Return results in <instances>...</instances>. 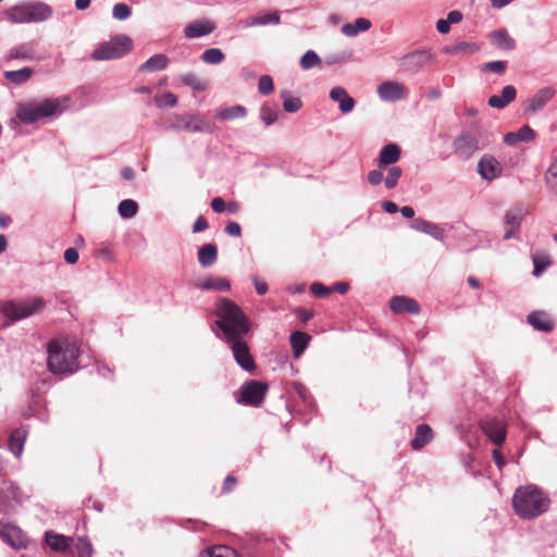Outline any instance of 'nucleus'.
I'll use <instances>...</instances> for the list:
<instances>
[{
    "instance_id": "0e129e2a",
    "label": "nucleus",
    "mask_w": 557,
    "mask_h": 557,
    "mask_svg": "<svg viewBox=\"0 0 557 557\" xmlns=\"http://www.w3.org/2000/svg\"><path fill=\"white\" fill-rule=\"evenodd\" d=\"M211 208L216 213H222L226 209V203L221 197H215L211 200Z\"/></svg>"
},
{
    "instance_id": "603ef678",
    "label": "nucleus",
    "mask_w": 557,
    "mask_h": 557,
    "mask_svg": "<svg viewBox=\"0 0 557 557\" xmlns=\"http://www.w3.org/2000/svg\"><path fill=\"white\" fill-rule=\"evenodd\" d=\"M112 14L114 18L123 21L131 16L132 10L126 3H117L113 7Z\"/></svg>"
},
{
    "instance_id": "c9c22d12",
    "label": "nucleus",
    "mask_w": 557,
    "mask_h": 557,
    "mask_svg": "<svg viewBox=\"0 0 557 557\" xmlns=\"http://www.w3.org/2000/svg\"><path fill=\"white\" fill-rule=\"evenodd\" d=\"M199 557H237V553L230 546L216 545L201 552Z\"/></svg>"
},
{
    "instance_id": "c03bdc74",
    "label": "nucleus",
    "mask_w": 557,
    "mask_h": 557,
    "mask_svg": "<svg viewBox=\"0 0 557 557\" xmlns=\"http://www.w3.org/2000/svg\"><path fill=\"white\" fill-rule=\"evenodd\" d=\"M47 348H77V345L75 341L70 336L61 335L50 341L47 345Z\"/></svg>"
},
{
    "instance_id": "b1692460",
    "label": "nucleus",
    "mask_w": 557,
    "mask_h": 557,
    "mask_svg": "<svg viewBox=\"0 0 557 557\" xmlns=\"http://www.w3.org/2000/svg\"><path fill=\"white\" fill-rule=\"evenodd\" d=\"M516 88L511 85L505 86L502 90V96H491L488 106L496 109H503L512 102L516 98Z\"/></svg>"
},
{
    "instance_id": "58836bf2",
    "label": "nucleus",
    "mask_w": 557,
    "mask_h": 557,
    "mask_svg": "<svg viewBox=\"0 0 557 557\" xmlns=\"http://www.w3.org/2000/svg\"><path fill=\"white\" fill-rule=\"evenodd\" d=\"M246 115V109L243 106H234L231 108L216 111L215 117L220 120L240 119Z\"/></svg>"
},
{
    "instance_id": "338daca9",
    "label": "nucleus",
    "mask_w": 557,
    "mask_h": 557,
    "mask_svg": "<svg viewBox=\"0 0 557 557\" xmlns=\"http://www.w3.org/2000/svg\"><path fill=\"white\" fill-rule=\"evenodd\" d=\"M357 33L368 30L371 27V22L367 18L359 17L355 21Z\"/></svg>"
},
{
    "instance_id": "9d476101",
    "label": "nucleus",
    "mask_w": 557,
    "mask_h": 557,
    "mask_svg": "<svg viewBox=\"0 0 557 557\" xmlns=\"http://www.w3.org/2000/svg\"><path fill=\"white\" fill-rule=\"evenodd\" d=\"M432 61V54L425 50L408 53L401 59V66L408 73H418Z\"/></svg>"
},
{
    "instance_id": "cd10ccee",
    "label": "nucleus",
    "mask_w": 557,
    "mask_h": 557,
    "mask_svg": "<svg viewBox=\"0 0 557 557\" xmlns=\"http://www.w3.org/2000/svg\"><path fill=\"white\" fill-rule=\"evenodd\" d=\"M26 436L27 431L23 428H18L12 431L9 437V448L11 453L17 458L21 457L23 453Z\"/></svg>"
},
{
    "instance_id": "37998d69",
    "label": "nucleus",
    "mask_w": 557,
    "mask_h": 557,
    "mask_svg": "<svg viewBox=\"0 0 557 557\" xmlns=\"http://www.w3.org/2000/svg\"><path fill=\"white\" fill-rule=\"evenodd\" d=\"M117 210L121 216L129 219L136 215L138 205L132 199H125L120 202Z\"/></svg>"
},
{
    "instance_id": "f704fd0d",
    "label": "nucleus",
    "mask_w": 557,
    "mask_h": 557,
    "mask_svg": "<svg viewBox=\"0 0 557 557\" xmlns=\"http://www.w3.org/2000/svg\"><path fill=\"white\" fill-rule=\"evenodd\" d=\"M233 357L237 364L245 371L252 372L255 370V359L250 355V350H232Z\"/></svg>"
},
{
    "instance_id": "69168bd1",
    "label": "nucleus",
    "mask_w": 557,
    "mask_h": 557,
    "mask_svg": "<svg viewBox=\"0 0 557 557\" xmlns=\"http://www.w3.org/2000/svg\"><path fill=\"white\" fill-rule=\"evenodd\" d=\"M64 259L67 263L74 264L78 260V252L75 248H67L64 251Z\"/></svg>"
},
{
    "instance_id": "e433bc0d",
    "label": "nucleus",
    "mask_w": 557,
    "mask_h": 557,
    "mask_svg": "<svg viewBox=\"0 0 557 557\" xmlns=\"http://www.w3.org/2000/svg\"><path fill=\"white\" fill-rule=\"evenodd\" d=\"M532 260H533V264H534V270H533L534 276H540L546 270V268L549 267L552 263V259H550L549 255L545 251L536 252L533 256Z\"/></svg>"
},
{
    "instance_id": "e2e57ef3",
    "label": "nucleus",
    "mask_w": 557,
    "mask_h": 557,
    "mask_svg": "<svg viewBox=\"0 0 557 557\" xmlns=\"http://www.w3.org/2000/svg\"><path fill=\"white\" fill-rule=\"evenodd\" d=\"M225 232L230 236L239 237L242 235V227L237 222L232 221L227 223Z\"/></svg>"
},
{
    "instance_id": "4c0bfd02",
    "label": "nucleus",
    "mask_w": 557,
    "mask_h": 557,
    "mask_svg": "<svg viewBox=\"0 0 557 557\" xmlns=\"http://www.w3.org/2000/svg\"><path fill=\"white\" fill-rule=\"evenodd\" d=\"M181 81L184 85L193 88L196 91H203L208 88V83L198 77L195 73H186L181 76Z\"/></svg>"
},
{
    "instance_id": "a211bd4d",
    "label": "nucleus",
    "mask_w": 557,
    "mask_h": 557,
    "mask_svg": "<svg viewBox=\"0 0 557 557\" xmlns=\"http://www.w3.org/2000/svg\"><path fill=\"white\" fill-rule=\"evenodd\" d=\"M176 127L182 128L193 133H209L211 132V126L208 122L197 117V116H178L176 119Z\"/></svg>"
},
{
    "instance_id": "9b49d317",
    "label": "nucleus",
    "mask_w": 557,
    "mask_h": 557,
    "mask_svg": "<svg viewBox=\"0 0 557 557\" xmlns=\"http://www.w3.org/2000/svg\"><path fill=\"white\" fill-rule=\"evenodd\" d=\"M0 510L8 512L13 508V503L21 504L24 499L23 493L14 482L3 481L0 487Z\"/></svg>"
},
{
    "instance_id": "20e7f679",
    "label": "nucleus",
    "mask_w": 557,
    "mask_h": 557,
    "mask_svg": "<svg viewBox=\"0 0 557 557\" xmlns=\"http://www.w3.org/2000/svg\"><path fill=\"white\" fill-rule=\"evenodd\" d=\"M133 49V40L129 36L120 34L110 40L100 44L91 53L95 61L115 60L124 57Z\"/></svg>"
},
{
    "instance_id": "f257e3e1",
    "label": "nucleus",
    "mask_w": 557,
    "mask_h": 557,
    "mask_svg": "<svg viewBox=\"0 0 557 557\" xmlns=\"http://www.w3.org/2000/svg\"><path fill=\"white\" fill-rule=\"evenodd\" d=\"M215 315L216 324L231 348H248L250 322L240 307L228 298H222L216 302Z\"/></svg>"
},
{
    "instance_id": "412c9836",
    "label": "nucleus",
    "mask_w": 557,
    "mask_h": 557,
    "mask_svg": "<svg viewBox=\"0 0 557 557\" xmlns=\"http://www.w3.org/2000/svg\"><path fill=\"white\" fill-rule=\"evenodd\" d=\"M330 98L338 102V107L342 113H349L355 108V100L351 98L345 88L343 87H334L330 91Z\"/></svg>"
},
{
    "instance_id": "c85d7f7f",
    "label": "nucleus",
    "mask_w": 557,
    "mask_h": 557,
    "mask_svg": "<svg viewBox=\"0 0 557 557\" xmlns=\"http://www.w3.org/2000/svg\"><path fill=\"white\" fill-rule=\"evenodd\" d=\"M218 259V248L214 244H205L198 250V262L201 267L208 268Z\"/></svg>"
},
{
    "instance_id": "0eeeda50",
    "label": "nucleus",
    "mask_w": 557,
    "mask_h": 557,
    "mask_svg": "<svg viewBox=\"0 0 557 557\" xmlns=\"http://www.w3.org/2000/svg\"><path fill=\"white\" fill-rule=\"evenodd\" d=\"M44 307L41 298H35L29 301H5L1 306V312L12 321H17L27 318Z\"/></svg>"
},
{
    "instance_id": "7c9ffc66",
    "label": "nucleus",
    "mask_w": 557,
    "mask_h": 557,
    "mask_svg": "<svg viewBox=\"0 0 557 557\" xmlns=\"http://www.w3.org/2000/svg\"><path fill=\"white\" fill-rule=\"evenodd\" d=\"M281 17L278 12L259 13L247 21V26H264L268 24L278 25Z\"/></svg>"
},
{
    "instance_id": "c756f323",
    "label": "nucleus",
    "mask_w": 557,
    "mask_h": 557,
    "mask_svg": "<svg viewBox=\"0 0 557 557\" xmlns=\"http://www.w3.org/2000/svg\"><path fill=\"white\" fill-rule=\"evenodd\" d=\"M195 286L207 290H226L230 288V283L223 277L208 276L202 281L196 282Z\"/></svg>"
},
{
    "instance_id": "8fccbe9b",
    "label": "nucleus",
    "mask_w": 557,
    "mask_h": 557,
    "mask_svg": "<svg viewBox=\"0 0 557 557\" xmlns=\"http://www.w3.org/2000/svg\"><path fill=\"white\" fill-rule=\"evenodd\" d=\"M403 175V170L399 166H392L388 169L387 176L384 180L385 187L387 189H393L396 187L398 180Z\"/></svg>"
},
{
    "instance_id": "2f4dec72",
    "label": "nucleus",
    "mask_w": 557,
    "mask_h": 557,
    "mask_svg": "<svg viewBox=\"0 0 557 557\" xmlns=\"http://www.w3.org/2000/svg\"><path fill=\"white\" fill-rule=\"evenodd\" d=\"M492 44L502 50H512L516 46L515 40L504 29L491 34Z\"/></svg>"
},
{
    "instance_id": "6ab92c4d",
    "label": "nucleus",
    "mask_w": 557,
    "mask_h": 557,
    "mask_svg": "<svg viewBox=\"0 0 557 557\" xmlns=\"http://www.w3.org/2000/svg\"><path fill=\"white\" fill-rule=\"evenodd\" d=\"M391 310L395 313H413L417 314L420 311L419 304L406 296H395L389 301Z\"/></svg>"
},
{
    "instance_id": "3c124183",
    "label": "nucleus",
    "mask_w": 557,
    "mask_h": 557,
    "mask_svg": "<svg viewBox=\"0 0 557 557\" xmlns=\"http://www.w3.org/2000/svg\"><path fill=\"white\" fill-rule=\"evenodd\" d=\"M75 547L79 557H91L94 553L92 545L87 537H78Z\"/></svg>"
},
{
    "instance_id": "dca6fc26",
    "label": "nucleus",
    "mask_w": 557,
    "mask_h": 557,
    "mask_svg": "<svg viewBox=\"0 0 557 557\" xmlns=\"http://www.w3.org/2000/svg\"><path fill=\"white\" fill-rule=\"evenodd\" d=\"M45 541L47 545L54 552L72 553L74 539L71 536H65L53 531H48L45 534Z\"/></svg>"
},
{
    "instance_id": "7ed1b4c3",
    "label": "nucleus",
    "mask_w": 557,
    "mask_h": 557,
    "mask_svg": "<svg viewBox=\"0 0 557 557\" xmlns=\"http://www.w3.org/2000/svg\"><path fill=\"white\" fill-rule=\"evenodd\" d=\"M52 15V9L41 1H29L14 5L8 11V17L12 23H38L48 20Z\"/></svg>"
},
{
    "instance_id": "a878e982",
    "label": "nucleus",
    "mask_w": 557,
    "mask_h": 557,
    "mask_svg": "<svg viewBox=\"0 0 557 557\" xmlns=\"http://www.w3.org/2000/svg\"><path fill=\"white\" fill-rule=\"evenodd\" d=\"M214 24L210 21H197L189 24L184 33L187 38H197L212 33Z\"/></svg>"
},
{
    "instance_id": "79ce46f5",
    "label": "nucleus",
    "mask_w": 557,
    "mask_h": 557,
    "mask_svg": "<svg viewBox=\"0 0 557 557\" xmlns=\"http://www.w3.org/2000/svg\"><path fill=\"white\" fill-rule=\"evenodd\" d=\"M281 97L283 99V108L286 112H297L302 106L301 100L292 97L287 90L281 91Z\"/></svg>"
},
{
    "instance_id": "39448f33",
    "label": "nucleus",
    "mask_w": 557,
    "mask_h": 557,
    "mask_svg": "<svg viewBox=\"0 0 557 557\" xmlns=\"http://www.w3.org/2000/svg\"><path fill=\"white\" fill-rule=\"evenodd\" d=\"M61 111L58 99H46L39 103L18 106L16 116L25 124H30L42 117H49Z\"/></svg>"
},
{
    "instance_id": "f3484780",
    "label": "nucleus",
    "mask_w": 557,
    "mask_h": 557,
    "mask_svg": "<svg viewBox=\"0 0 557 557\" xmlns=\"http://www.w3.org/2000/svg\"><path fill=\"white\" fill-rule=\"evenodd\" d=\"M555 90L552 87H544L540 89L533 97L528 101L524 109L525 114H534L543 109L547 102L554 97Z\"/></svg>"
},
{
    "instance_id": "052dcab7",
    "label": "nucleus",
    "mask_w": 557,
    "mask_h": 557,
    "mask_svg": "<svg viewBox=\"0 0 557 557\" xmlns=\"http://www.w3.org/2000/svg\"><path fill=\"white\" fill-rule=\"evenodd\" d=\"M383 181V169L372 170L368 173V182L371 185H379Z\"/></svg>"
},
{
    "instance_id": "4468645a",
    "label": "nucleus",
    "mask_w": 557,
    "mask_h": 557,
    "mask_svg": "<svg viewBox=\"0 0 557 557\" xmlns=\"http://www.w3.org/2000/svg\"><path fill=\"white\" fill-rule=\"evenodd\" d=\"M377 94L382 100L397 101L407 97L408 89L400 83L389 81L379 86Z\"/></svg>"
},
{
    "instance_id": "a19ab883",
    "label": "nucleus",
    "mask_w": 557,
    "mask_h": 557,
    "mask_svg": "<svg viewBox=\"0 0 557 557\" xmlns=\"http://www.w3.org/2000/svg\"><path fill=\"white\" fill-rule=\"evenodd\" d=\"M300 67L305 71L312 67H321L322 61L320 57L312 50L307 51L300 59Z\"/></svg>"
},
{
    "instance_id": "774afa93",
    "label": "nucleus",
    "mask_w": 557,
    "mask_h": 557,
    "mask_svg": "<svg viewBox=\"0 0 557 557\" xmlns=\"http://www.w3.org/2000/svg\"><path fill=\"white\" fill-rule=\"evenodd\" d=\"M252 280H253V284H255V287H256V292L259 295L267 294V292H268V284L264 281H262V280H260L258 277H253Z\"/></svg>"
},
{
    "instance_id": "bf43d9fd",
    "label": "nucleus",
    "mask_w": 557,
    "mask_h": 557,
    "mask_svg": "<svg viewBox=\"0 0 557 557\" xmlns=\"http://www.w3.org/2000/svg\"><path fill=\"white\" fill-rule=\"evenodd\" d=\"M544 183L548 191L557 197V174L544 175Z\"/></svg>"
},
{
    "instance_id": "49530a36",
    "label": "nucleus",
    "mask_w": 557,
    "mask_h": 557,
    "mask_svg": "<svg viewBox=\"0 0 557 557\" xmlns=\"http://www.w3.org/2000/svg\"><path fill=\"white\" fill-rule=\"evenodd\" d=\"M277 114L278 111L275 106H270L269 103H265L261 108V119L265 125L273 124L277 119Z\"/></svg>"
},
{
    "instance_id": "09e8293b",
    "label": "nucleus",
    "mask_w": 557,
    "mask_h": 557,
    "mask_svg": "<svg viewBox=\"0 0 557 557\" xmlns=\"http://www.w3.org/2000/svg\"><path fill=\"white\" fill-rule=\"evenodd\" d=\"M311 339V336L305 332H294L290 335V346L292 348H306Z\"/></svg>"
},
{
    "instance_id": "1a4fd4ad",
    "label": "nucleus",
    "mask_w": 557,
    "mask_h": 557,
    "mask_svg": "<svg viewBox=\"0 0 557 557\" xmlns=\"http://www.w3.org/2000/svg\"><path fill=\"white\" fill-rule=\"evenodd\" d=\"M480 148L479 138L470 133L461 134L453 143L454 152L463 159H469Z\"/></svg>"
},
{
    "instance_id": "4d7b16f0",
    "label": "nucleus",
    "mask_w": 557,
    "mask_h": 557,
    "mask_svg": "<svg viewBox=\"0 0 557 557\" xmlns=\"http://www.w3.org/2000/svg\"><path fill=\"white\" fill-rule=\"evenodd\" d=\"M478 51V47L474 44L459 42L451 47L450 52L453 53H472Z\"/></svg>"
},
{
    "instance_id": "473e14b6",
    "label": "nucleus",
    "mask_w": 557,
    "mask_h": 557,
    "mask_svg": "<svg viewBox=\"0 0 557 557\" xmlns=\"http://www.w3.org/2000/svg\"><path fill=\"white\" fill-rule=\"evenodd\" d=\"M34 74L33 69L23 67L16 71H7L4 72V77L12 84L22 85L26 83Z\"/></svg>"
},
{
    "instance_id": "680f3d73",
    "label": "nucleus",
    "mask_w": 557,
    "mask_h": 557,
    "mask_svg": "<svg viewBox=\"0 0 557 557\" xmlns=\"http://www.w3.org/2000/svg\"><path fill=\"white\" fill-rule=\"evenodd\" d=\"M208 226H209V224H208L207 219L203 215H199L193 225V232L194 233L203 232L208 228Z\"/></svg>"
},
{
    "instance_id": "bb28decb",
    "label": "nucleus",
    "mask_w": 557,
    "mask_h": 557,
    "mask_svg": "<svg viewBox=\"0 0 557 557\" xmlns=\"http://www.w3.org/2000/svg\"><path fill=\"white\" fill-rule=\"evenodd\" d=\"M170 63L168 55L158 53L139 65V72H158L164 70Z\"/></svg>"
},
{
    "instance_id": "a18cd8bd",
    "label": "nucleus",
    "mask_w": 557,
    "mask_h": 557,
    "mask_svg": "<svg viewBox=\"0 0 557 557\" xmlns=\"http://www.w3.org/2000/svg\"><path fill=\"white\" fill-rule=\"evenodd\" d=\"M201 59L205 63L218 64L223 61L224 54L218 48H210L202 53Z\"/></svg>"
},
{
    "instance_id": "393cba45",
    "label": "nucleus",
    "mask_w": 557,
    "mask_h": 557,
    "mask_svg": "<svg viewBox=\"0 0 557 557\" xmlns=\"http://www.w3.org/2000/svg\"><path fill=\"white\" fill-rule=\"evenodd\" d=\"M523 218V212L521 210H510L507 212L505 216V226L506 233L504 235L505 239H510L515 236L516 232L519 230L521 221Z\"/></svg>"
},
{
    "instance_id": "72a5a7b5",
    "label": "nucleus",
    "mask_w": 557,
    "mask_h": 557,
    "mask_svg": "<svg viewBox=\"0 0 557 557\" xmlns=\"http://www.w3.org/2000/svg\"><path fill=\"white\" fill-rule=\"evenodd\" d=\"M412 227L419 232L429 234L434 238H441L443 235L442 230L436 224L423 219H416L412 223Z\"/></svg>"
},
{
    "instance_id": "423d86ee",
    "label": "nucleus",
    "mask_w": 557,
    "mask_h": 557,
    "mask_svg": "<svg viewBox=\"0 0 557 557\" xmlns=\"http://www.w3.org/2000/svg\"><path fill=\"white\" fill-rule=\"evenodd\" d=\"M81 350H48L47 366L54 374L73 373L79 368Z\"/></svg>"
},
{
    "instance_id": "de8ad7c7",
    "label": "nucleus",
    "mask_w": 557,
    "mask_h": 557,
    "mask_svg": "<svg viewBox=\"0 0 557 557\" xmlns=\"http://www.w3.org/2000/svg\"><path fill=\"white\" fill-rule=\"evenodd\" d=\"M154 102L159 108H172L177 103V98L172 92H164L161 95H156Z\"/></svg>"
},
{
    "instance_id": "5fc2aeb1",
    "label": "nucleus",
    "mask_w": 557,
    "mask_h": 557,
    "mask_svg": "<svg viewBox=\"0 0 557 557\" xmlns=\"http://www.w3.org/2000/svg\"><path fill=\"white\" fill-rule=\"evenodd\" d=\"M310 290L317 298H325L332 294L331 286L327 287L320 282L312 283Z\"/></svg>"
},
{
    "instance_id": "6e6552de",
    "label": "nucleus",
    "mask_w": 557,
    "mask_h": 557,
    "mask_svg": "<svg viewBox=\"0 0 557 557\" xmlns=\"http://www.w3.org/2000/svg\"><path fill=\"white\" fill-rule=\"evenodd\" d=\"M268 386L259 381H249L244 383L236 397L237 403L251 407H259L262 405Z\"/></svg>"
},
{
    "instance_id": "f03ea898",
    "label": "nucleus",
    "mask_w": 557,
    "mask_h": 557,
    "mask_svg": "<svg viewBox=\"0 0 557 557\" xmlns=\"http://www.w3.org/2000/svg\"><path fill=\"white\" fill-rule=\"evenodd\" d=\"M515 512L522 519L531 520L549 507V498L536 485L529 484L516 488L512 497Z\"/></svg>"
},
{
    "instance_id": "ea45409f",
    "label": "nucleus",
    "mask_w": 557,
    "mask_h": 557,
    "mask_svg": "<svg viewBox=\"0 0 557 557\" xmlns=\"http://www.w3.org/2000/svg\"><path fill=\"white\" fill-rule=\"evenodd\" d=\"M34 51L27 45H21L10 50L8 54L9 60H34Z\"/></svg>"
},
{
    "instance_id": "13d9d810",
    "label": "nucleus",
    "mask_w": 557,
    "mask_h": 557,
    "mask_svg": "<svg viewBox=\"0 0 557 557\" xmlns=\"http://www.w3.org/2000/svg\"><path fill=\"white\" fill-rule=\"evenodd\" d=\"M505 61H493L484 64V70L497 74H503L506 70Z\"/></svg>"
},
{
    "instance_id": "2eb2a0df",
    "label": "nucleus",
    "mask_w": 557,
    "mask_h": 557,
    "mask_svg": "<svg viewBox=\"0 0 557 557\" xmlns=\"http://www.w3.org/2000/svg\"><path fill=\"white\" fill-rule=\"evenodd\" d=\"M478 171L484 180L493 181L500 175L502 165L496 158L485 154L478 163Z\"/></svg>"
},
{
    "instance_id": "f8f14e48",
    "label": "nucleus",
    "mask_w": 557,
    "mask_h": 557,
    "mask_svg": "<svg viewBox=\"0 0 557 557\" xmlns=\"http://www.w3.org/2000/svg\"><path fill=\"white\" fill-rule=\"evenodd\" d=\"M0 537L14 549L25 548L27 545L26 535L11 523H0Z\"/></svg>"
},
{
    "instance_id": "5701e85b",
    "label": "nucleus",
    "mask_w": 557,
    "mask_h": 557,
    "mask_svg": "<svg viewBox=\"0 0 557 557\" xmlns=\"http://www.w3.org/2000/svg\"><path fill=\"white\" fill-rule=\"evenodd\" d=\"M433 440V431L428 424H419L416 428L414 437L410 441L413 450H420Z\"/></svg>"
},
{
    "instance_id": "ddd939ff",
    "label": "nucleus",
    "mask_w": 557,
    "mask_h": 557,
    "mask_svg": "<svg viewBox=\"0 0 557 557\" xmlns=\"http://www.w3.org/2000/svg\"><path fill=\"white\" fill-rule=\"evenodd\" d=\"M484 434L495 444L500 446L506 440V424L500 419H487L482 423Z\"/></svg>"
},
{
    "instance_id": "4be33fe9",
    "label": "nucleus",
    "mask_w": 557,
    "mask_h": 557,
    "mask_svg": "<svg viewBox=\"0 0 557 557\" xmlns=\"http://www.w3.org/2000/svg\"><path fill=\"white\" fill-rule=\"evenodd\" d=\"M400 148L396 144L384 146L380 152L377 166L385 169L388 165L395 164L400 159Z\"/></svg>"
},
{
    "instance_id": "6e6d98bb",
    "label": "nucleus",
    "mask_w": 557,
    "mask_h": 557,
    "mask_svg": "<svg viewBox=\"0 0 557 557\" xmlns=\"http://www.w3.org/2000/svg\"><path fill=\"white\" fill-rule=\"evenodd\" d=\"M517 133L520 141L530 143L536 138V133L529 125H523Z\"/></svg>"
},
{
    "instance_id": "aec40b11",
    "label": "nucleus",
    "mask_w": 557,
    "mask_h": 557,
    "mask_svg": "<svg viewBox=\"0 0 557 557\" xmlns=\"http://www.w3.org/2000/svg\"><path fill=\"white\" fill-rule=\"evenodd\" d=\"M527 321L535 330L550 332L554 329V320L546 311H533L529 313Z\"/></svg>"
},
{
    "instance_id": "864d4df0",
    "label": "nucleus",
    "mask_w": 557,
    "mask_h": 557,
    "mask_svg": "<svg viewBox=\"0 0 557 557\" xmlns=\"http://www.w3.org/2000/svg\"><path fill=\"white\" fill-rule=\"evenodd\" d=\"M258 89L262 95H270L274 89L272 77L270 75H262L259 79Z\"/></svg>"
}]
</instances>
